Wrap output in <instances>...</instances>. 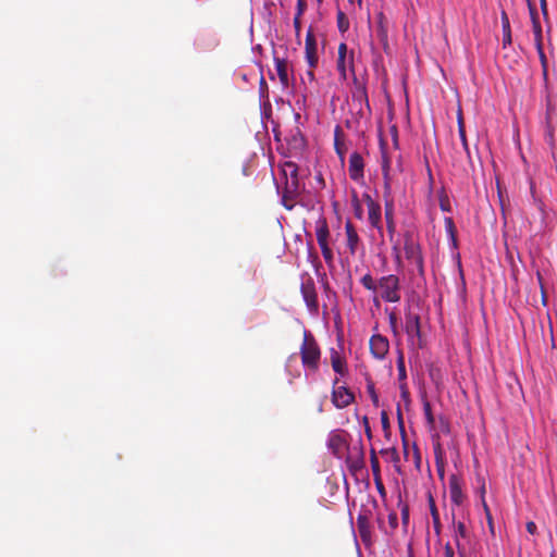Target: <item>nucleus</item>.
<instances>
[{
    "label": "nucleus",
    "instance_id": "nucleus-21",
    "mask_svg": "<svg viewBox=\"0 0 557 557\" xmlns=\"http://www.w3.org/2000/svg\"><path fill=\"white\" fill-rule=\"evenodd\" d=\"M449 492L451 502L459 506L463 500V494L455 475H451L449 479Z\"/></svg>",
    "mask_w": 557,
    "mask_h": 557
},
{
    "label": "nucleus",
    "instance_id": "nucleus-10",
    "mask_svg": "<svg viewBox=\"0 0 557 557\" xmlns=\"http://www.w3.org/2000/svg\"><path fill=\"white\" fill-rule=\"evenodd\" d=\"M369 346L371 355L377 360H383L389 350L388 339L381 334L372 335L369 342Z\"/></svg>",
    "mask_w": 557,
    "mask_h": 557
},
{
    "label": "nucleus",
    "instance_id": "nucleus-55",
    "mask_svg": "<svg viewBox=\"0 0 557 557\" xmlns=\"http://www.w3.org/2000/svg\"><path fill=\"white\" fill-rule=\"evenodd\" d=\"M323 286H324V290L326 293V296L330 297V294L332 293V290H331V287H330L329 283L324 282Z\"/></svg>",
    "mask_w": 557,
    "mask_h": 557
},
{
    "label": "nucleus",
    "instance_id": "nucleus-62",
    "mask_svg": "<svg viewBox=\"0 0 557 557\" xmlns=\"http://www.w3.org/2000/svg\"><path fill=\"white\" fill-rule=\"evenodd\" d=\"M359 2H361V0H358Z\"/></svg>",
    "mask_w": 557,
    "mask_h": 557
},
{
    "label": "nucleus",
    "instance_id": "nucleus-31",
    "mask_svg": "<svg viewBox=\"0 0 557 557\" xmlns=\"http://www.w3.org/2000/svg\"><path fill=\"white\" fill-rule=\"evenodd\" d=\"M337 27L341 33H345L349 28V21L343 11L337 12Z\"/></svg>",
    "mask_w": 557,
    "mask_h": 557
},
{
    "label": "nucleus",
    "instance_id": "nucleus-29",
    "mask_svg": "<svg viewBox=\"0 0 557 557\" xmlns=\"http://www.w3.org/2000/svg\"><path fill=\"white\" fill-rule=\"evenodd\" d=\"M458 134H459L460 140H461L462 149L467 156L469 165H470V168H473V162H472V158H471V153H470V149H469V145H468V140H467V135H466V129L461 128V131Z\"/></svg>",
    "mask_w": 557,
    "mask_h": 557
},
{
    "label": "nucleus",
    "instance_id": "nucleus-19",
    "mask_svg": "<svg viewBox=\"0 0 557 557\" xmlns=\"http://www.w3.org/2000/svg\"><path fill=\"white\" fill-rule=\"evenodd\" d=\"M354 449L356 451V456H351V455L347 456L346 462H347V466L350 471L357 472V471L361 470L364 465V460H363L364 455H363V448L361 445L359 447H355Z\"/></svg>",
    "mask_w": 557,
    "mask_h": 557
},
{
    "label": "nucleus",
    "instance_id": "nucleus-35",
    "mask_svg": "<svg viewBox=\"0 0 557 557\" xmlns=\"http://www.w3.org/2000/svg\"><path fill=\"white\" fill-rule=\"evenodd\" d=\"M423 411H424V417H425V420L428 422V424L430 426H433L434 425V417H433V413H432V408H431V405L429 401H425L423 404Z\"/></svg>",
    "mask_w": 557,
    "mask_h": 557
},
{
    "label": "nucleus",
    "instance_id": "nucleus-16",
    "mask_svg": "<svg viewBox=\"0 0 557 557\" xmlns=\"http://www.w3.org/2000/svg\"><path fill=\"white\" fill-rule=\"evenodd\" d=\"M405 331L409 338L417 337L420 339L421 337V330H420V317L417 313L408 312L406 314V322H405Z\"/></svg>",
    "mask_w": 557,
    "mask_h": 557
},
{
    "label": "nucleus",
    "instance_id": "nucleus-47",
    "mask_svg": "<svg viewBox=\"0 0 557 557\" xmlns=\"http://www.w3.org/2000/svg\"><path fill=\"white\" fill-rule=\"evenodd\" d=\"M381 422H382V426L384 430L389 428L388 416L385 411H382V413H381Z\"/></svg>",
    "mask_w": 557,
    "mask_h": 557
},
{
    "label": "nucleus",
    "instance_id": "nucleus-8",
    "mask_svg": "<svg viewBox=\"0 0 557 557\" xmlns=\"http://www.w3.org/2000/svg\"><path fill=\"white\" fill-rule=\"evenodd\" d=\"M318 45L315 36L310 27L306 35L305 40V58L310 69H314L318 65L319 57H318Z\"/></svg>",
    "mask_w": 557,
    "mask_h": 557
},
{
    "label": "nucleus",
    "instance_id": "nucleus-41",
    "mask_svg": "<svg viewBox=\"0 0 557 557\" xmlns=\"http://www.w3.org/2000/svg\"><path fill=\"white\" fill-rule=\"evenodd\" d=\"M306 9H307L306 0H297V12H296L295 16L301 17V15L306 11Z\"/></svg>",
    "mask_w": 557,
    "mask_h": 557
},
{
    "label": "nucleus",
    "instance_id": "nucleus-48",
    "mask_svg": "<svg viewBox=\"0 0 557 557\" xmlns=\"http://www.w3.org/2000/svg\"><path fill=\"white\" fill-rule=\"evenodd\" d=\"M386 228H387V232L388 234L391 235V237L394 235L395 231H396V224H395V221H388L386 222Z\"/></svg>",
    "mask_w": 557,
    "mask_h": 557
},
{
    "label": "nucleus",
    "instance_id": "nucleus-34",
    "mask_svg": "<svg viewBox=\"0 0 557 557\" xmlns=\"http://www.w3.org/2000/svg\"><path fill=\"white\" fill-rule=\"evenodd\" d=\"M381 454L386 455L394 463H398L400 460L399 454L395 447L382 449Z\"/></svg>",
    "mask_w": 557,
    "mask_h": 557
},
{
    "label": "nucleus",
    "instance_id": "nucleus-20",
    "mask_svg": "<svg viewBox=\"0 0 557 557\" xmlns=\"http://www.w3.org/2000/svg\"><path fill=\"white\" fill-rule=\"evenodd\" d=\"M343 129L337 125L334 129V147L342 162L345 160V153L347 150L345 143L343 141Z\"/></svg>",
    "mask_w": 557,
    "mask_h": 557
},
{
    "label": "nucleus",
    "instance_id": "nucleus-17",
    "mask_svg": "<svg viewBox=\"0 0 557 557\" xmlns=\"http://www.w3.org/2000/svg\"><path fill=\"white\" fill-rule=\"evenodd\" d=\"M527 1H528L530 16H531V21H532V28H533V34H534V42L535 44L536 42H542L543 41L542 26H541V23H540V20H539L536 8H535V5L530 0H527Z\"/></svg>",
    "mask_w": 557,
    "mask_h": 557
},
{
    "label": "nucleus",
    "instance_id": "nucleus-61",
    "mask_svg": "<svg viewBox=\"0 0 557 557\" xmlns=\"http://www.w3.org/2000/svg\"><path fill=\"white\" fill-rule=\"evenodd\" d=\"M396 260H397V263H400V262H401V261H400V256H399V253H397V256H396Z\"/></svg>",
    "mask_w": 557,
    "mask_h": 557
},
{
    "label": "nucleus",
    "instance_id": "nucleus-42",
    "mask_svg": "<svg viewBox=\"0 0 557 557\" xmlns=\"http://www.w3.org/2000/svg\"><path fill=\"white\" fill-rule=\"evenodd\" d=\"M354 206H355V214H356V218L358 219H361L362 218V208L359 203V200L357 198V196L355 195V198H354Z\"/></svg>",
    "mask_w": 557,
    "mask_h": 557
},
{
    "label": "nucleus",
    "instance_id": "nucleus-57",
    "mask_svg": "<svg viewBox=\"0 0 557 557\" xmlns=\"http://www.w3.org/2000/svg\"><path fill=\"white\" fill-rule=\"evenodd\" d=\"M440 205H441V209H442L443 211H448V210H449V206H448V203L446 205L443 200H441V203H440Z\"/></svg>",
    "mask_w": 557,
    "mask_h": 557
},
{
    "label": "nucleus",
    "instance_id": "nucleus-14",
    "mask_svg": "<svg viewBox=\"0 0 557 557\" xmlns=\"http://www.w3.org/2000/svg\"><path fill=\"white\" fill-rule=\"evenodd\" d=\"M329 448L333 455L337 458H343L344 454L348 449V444L345 435L342 433H332L329 438Z\"/></svg>",
    "mask_w": 557,
    "mask_h": 557
},
{
    "label": "nucleus",
    "instance_id": "nucleus-49",
    "mask_svg": "<svg viewBox=\"0 0 557 557\" xmlns=\"http://www.w3.org/2000/svg\"><path fill=\"white\" fill-rule=\"evenodd\" d=\"M444 555H445V557H454L455 556L454 549L449 543H447L444 547Z\"/></svg>",
    "mask_w": 557,
    "mask_h": 557
},
{
    "label": "nucleus",
    "instance_id": "nucleus-33",
    "mask_svg": "<svg viewBox=\"0 0 557 557\" xmlns=\"http://www.w3.org/2000/svg\"><path fill=\"white\" fill-rule=\"evenodd\" d=\"M467 536H468V532H467L465 523L461 521L455 523V534H454L455 540L456 539H459V540L467 539Z\"/></svg>",
    "mask_w": 557,
    "mask_h": 557
},
{
    "label": "nucleus",
    "instance_id": "nucleus-54",
    "mask_svg": "<svg viewBox=\"0 0 557 557\" xmlns=\"http://www.w3.org/2000/svg\"><path fill=\"white\" fill-rule=\"evenodd\" d=\"M461 128L466 129L465 124H463V119H462L461 114H459V116H458V133L461 131Z\"/></svg>",
    "mask_w": 557,
    "mask_h": 557
},
{
    "label": "nucleus",
    "instance_id": "nucleus-30",
    "mask_svg": "<svg viewBox=\"0 0 557 557\" xmlns=\"http://www.w3.org/2000/svg\"><path fill=\"white\" fill-rule=\"evenodd\" d=\"M360 282L366 289L371 290V292H376L377 284L374 282L373 277L370 273L364 274L361 277Z\"/></svg>",
    "mask_w": 557,
    "mask_h": 557
},
{
    "label": "nucleus",
    "instance_id": "nucleus-22",
    "mask_svg": "<svg viewBox=\"0 0 557 557\" xmlns=\"http://www.w3.org/2000/svg\"><path fill=\"white\" fill-rule=\"evenodd\" d=\"M275 70L277 73V76L280 78L281 84L284 87L288 86L289 79H288V72H287V61L285 59L275 58Z\"/></svg>",
    "mask_w": 557,
    "mask_h": 557
},
{
    "label": "nucleus",
    "instance_id": "nucleus-7",
    "mask_svg": "<svg viewBox=\"0 0 557 557\" xmlns=\"http://www.w3.org/2000/svg\"><path fill=\"white\" fill-rule=\"evenodd\" d=\"M338 382L337 377L333 382L332 403L336 408L343 409L354 403L355 395L347 387L337 386Z\"/></svg>",
    "mask_w": 557,
    "mask_h": 557
},
{
    "label": "nucleus",
    "instance_id": "nucleus-52",
    "mask_svg": "<svg viewBox=\"0 0 557 557\" xmlns=\"http://www.w3.org/2000/svg\"><path fill=\"white\" fill-rule=\"evenodd\" d=\"M388 520H389L391 527L395 529L397 527V516H396V513H391L388 516Z\"/></svg>",
    "mask_w": 557,
    "mask_h": 557
},
{
    "label": "nucleus",
    "instance_id": "nucleus-23",
    "mask_svg": "<svg viewBox=\"0 0 557 557\" xmlns=\"http://www.w3.org/2000/svg\"><path fill=\"white\" fill-rule=\"evenodd\" d=\"M500 21L503 28V45L506 47L507 45L511 44V29L509 17L505 11H502Z\"/></svg>",
    "mask_w": 557,
    "mask_h": 557
},
{
    "label": "nucleus",
    "instance_id": "nucleus-25",
    "mask_svg": "<svg viewBox=\"0 0 557 557\" xmlns=\"http://www.w3.org/2000/svg\"><path fill=\"white\" fill-rule=\"evenodd\" d=\"M429 504H430V512L432 516L434 530L438 534L441 532V520H440L438 510L436 508V505H435V502H434L432 495H430V497H429Z\"/></svg>",
    "mask_w": 557,
    "mask_h": 557
},
{
    "label": "nucleus",
    "instance_id": "nucleus-5",
    "mask_svg": "<svg viewBox=\"0 0 557 557\" xmlns=\"http://www.w3.org/2000/svg\"><path fill=\"white\" fill-rule=\"evenodd\" d=\"M382 158V173L384 177L385 220L386 222H388L394 221V201L391 197V183L388 176L391 161L384 153Z\"/></svg>",
    "mask_w": 557,
    "mask_h": 557
},
{
    "label": "nucleus",
    "instance_id": "nucleus-27",
    "mask_svg": "<svg viewBox=\"0 0 557 557\" xmlns=\"http://www.w3.org/2000/svg\"><path fill=\"white\" fill-rule=\"evenodd\" d=\"M283 174L285 178H298V166L294 162H285L283 166Z\"/></svg>",
    "mask_w": 557,
    "mask_h": 557
},
{
    "label": "nucleus",
    "instance_id": "nucleus-3",
    "mask_svg": "<svg viewBox=\"0 0 557 557\" xmlns=\"http://www.w3.org/2000/svg\"><path fill=\"white\" fill-rule=\"evenodd\" d=\"M377 288L381 289V297L387 302H398L401 298L399 278L394 274L382 276Z\"/></svg>",
    "mask_w": 557,
    "mask_h": 557
},
{
    "label": "nucleus",
    "instance_id": "nucleus-50",
    "mask_svg": "<svg viewBox=\"0 0 557 557\" xmlns=\"http://www.w3.org/2000/svg\"><path fill=\"white\" fill-rule=\"evenodd\" d=\"M540 7H541V11H542L543 15L546 17L547 14H548L547 1L546 0H540Z\"/></svg>",
    "mask_w": 557,
    "mask_h": 557
},
{
    "label": "nucleus",
    "instance_id": "nucleus-11",
    "mask_svg": "<svg viewBox=\"0 0 557 557\" xmlns=\"http://www.w3.org/2000/svg\"><path fill=\"white\" fill-rule=\"evenodd\" d=\"M364 200L368 208L369 223L377 231H382V210L380 203L374 201L368 194L364 195Z\"/></svg>",
    "mask_w": 557,
    "mask_h": 557
},
{
    "label": "nucleus",
    "instance_id": "nucleus-40",
    "mask_svg": "<svg viewBox=\"0 0 557 557\" xmlns=\"http://www.w3.org/2000/svg\"><path fill=\"white\" fill-rule=\"evenodd\" d=\"M373 481L379 494L384 497L386 495V491L382 481V476H374Z\"/></svg>",
    "mask_w": 557,
    "mask_h": 557
},
{
    "label": "nucleus",
    "instance_id": "nucleus-58",
    "mask_svg": "<svg viewBox=\"0 0 557 557\" xmlns=\"http://www.w3.org/2000/svg\"><path fill=\"white\" fill-rule=\"evenodd\" d=\"M437 470H438L440 475L443 478L444 476V466H443V463L441 466L437 463Z\"/></svg>",
    "mask_w": 557,
    "mask_h": 557
},
{
    "label": "nucleus",
    "instance_id": "nucleus-44",
    "mask_svg": "<svg viewBox=\"0 0 557 557\" xmlns=\"http://www.w3.org/2000/svg\"><path fill=\"white\" fill-rule=\"evenodd\" d=\"M455 542H456V547H457L458 556L459 557H466V547H465V545L460 542L459 539H456Z\"/></svg>",
    "mask_w": 557,
    "mask_h": 557
},
{
    "label": "nucleus",
    "instance_id": "nucleus-12",
    "mask_svg": "<svg viewBox=\"0 0 557 557\" xmlns=\"http://www.w3.org/2000/svg\"><path fill=\"white\" fill-rule=\"evenodd\" d=\"M363 169L364 162L362 156L357 151L352 152L349 158L348 166L350 178L355 182H359L360 180H362L364 176Z\"/></svg>",
    "mask_w": 557,
    "mask_h": 557
},
{
    "label": "nucleus",
    "instance_id": "nucleus-51",
    "mask_svg": "<svg viewBox=\"0 0 557 557\" xmlns=\"http://www.w3.org/2000/svg\"><path fill=\"white\" fill-rule=\"evenodd\" d=\"M527 531L530 533V534H534L536 532V524L533 522V521H529L527 523Z\"/></svg>",
    "mask_w": 557,
    "mask_h": 557
},
{
    "label": "nucleus",
    "instance_id": "nucleus-6",
    "mask_svg": "<svg viewBox=\"0 0 557 557\" xmlns=\"http://www.w3.org/2000/svg\"><path fill=\"white\" fill-rule=\"evenodd\" d=\"M300 292L302 298L311 313H318L319 311V301L318 294L315 289V283L310 275H307L300 285Z\"/></svg>",
    "mask_w": 557,
    "mask_h": 557
},
{
    "label": "nucleus",
    "instance_id": "nucleus-59",
    "mask_svg": "<svg viewBox=\"0 0 557 557\" xmlns=\"http://www.w3.org/2000/svg\"><path fill=\"white\" fill-rule=\"evenodd\" d=\"M318 182H319L322 186H324V180H323V177H322L321 175H319V176H318Z\"/></svg>",
    "mask_w": 557,
    "mask_h": 557
},
{
    "label": "nucleus",
    "instance_id": "nucleus-39",
    "mask_svg": "<svg viewBox=\"0 0 557 557\" xmlns=\"http://www.w3.org/2000/svg\"><path fill=\"white\" fill-rule=\"evenodd\" d=\"M397 369L399 372V377L405 379L406 377V368H405L404 356L401 352L399 354V357L397 359Z\"/></svg>",
    "mask_w": 557,
    "mask_h": 557
},
{
    "label": "nucleus",
    "instance_id": "nucleus-9",
    "mask_svg": "<svg viewBox=\"0 0 557 557\" xmlns=\"http://www.w3.org/2000/svg\"><path fill=\"white\" fill-rule=\"evenodd\" d=\"M300 194V183L298 178H285V186L283 191V205L286 209L290 210L294 207V201Z\"/></svg>",
    "mask_w": 557,
    "mask_h": 557
},
{
    "label": "nucleus",
    "instance_id": "nucleus-2",
    "mask_svg": "<svg viewBox=\"0 0 557 557\" xmlns=\"http://www.w3.org/2000/svg\"><path fill=\"white\" fill-rule=\"evenodd\" d=\"M315 236L325 263L331 268L334 262V255L330 247V228L326 219L320 216L315 221Z\"/></svg>",
    "mask_w": 557,
    "mask_h": 557
},
{
    "label": "nucleus",
    "instance_id": "nucleus-18",
    "mask_svg": "<svg viewBox=\"0 0 557 557\" xmlns=\"http://www.w3.org/2000/svg\"><path fill=\"white\" fill-rule=\"evenodd\" d=\"M345 233L347 238V247L351 255H355L359 244V235L350 221L345 223Z\"/></svg>",
    "mask_w": 557,
    "mask_h": 557
},
{
    "label": "nucleus",
    "instance_id": "nucleus-43",
    "mask_svg": "<svg viewBox=\"0 0 557 557\" xmlns=\"http://www.w3.org/2000/svg\"><path fill=\"white\" fill-rule=\"evenodd\" d=\"M338 57H349V53H348V47L345 42H341L339 46H338Z\"/></svg>",
    "mask_w": 557,
    "mask_h": 557
},
{
    "label": "nucleus",
    "instance_id": "nucleus-1",
    "mask_svg": "<svg viewBox=\"0 0 557 557\" xmlns=\"http://www.w3.org/2000/svg\"><path fill=\"white\" fill-rule=\"evenodd\" d=\"M301 362L305 368L317 371L321 358L320 347L310 333H305L304 342L300 346Z\"/></svg>",
    "mask_w": 557,
    "mask_h": 557
},
{
    "label": "nucleus",
    "instance_id": "nucleus-45",
    "mask_svg": "<svg viewBox=\"0 0 557 557\" xmlns=\"http://www.w3.org/2000/svg\"><path fill=\"white\" fill-rule=\"evenodd\" d=\"M293 24H294V28H295V32H296V36L299 37L300 30H301L300 17L295 16L294 21H293Z\"/></svg>",
    "mask_w": 557,
    "mask_h": 557
},
{
    "label": "nucleus",
    "instance_id": "nucleus-38",
    "mask_svg": "<svg viewBox=\"0 0 557 557\" xmlns=\"http://www.w3.org/2000/svg\"><path fill=\"white\" fill-rule=\"evenodd\" d=\"M401 521L405 527L409 523V507L407 504H400Z\"/></svg>",
    "mask_w": 557,
    "mask_h": 557
},
{
    "label": "nucleus",
    "instance_id": "nucleus-46",
    "mask_svg": "<svg viewBox=\"0 0 557 557\" xmlns=\"http://www.w3.org/2000/svg\"><path fill=\"white\" fill-rule=\"evenodd\" d=\"M364 433L369 440L372 438V432L367 417H363Z\"/></svg>",
    "mask_w": 557,
    "mask_h": 557
},
{
    "label": "nucleus",
    "instance_id": "nucleus-15",
    "mask_svg": "<svg viewBox=\"0 0 557 557\" xmlns=\"http://www.w3.org/2000/svg\"><path fill=\"white\" fill-rule=\"evenodd\" d=\"M336 67L339 73V77L342 81H347V71L349 70L354 76V81L357 82V77L355 74V64H354V51L349 52V57H337Z\"/></svg>",
    "mask_w": 557,
    "mask_h": 557
},
{
    "label": "nucleus",
    "instance_id": "nucleus-53",
    "mask_svg": "<svg viewBox=\"0 0 557 557\" xmlns=\"http://www.w3.org/2000/svg\"><path fill=\"white\" fill-rule=\"evenodd\" d=\"M306 76L308 78L309 82H313L314 81V73H313V69H310L307 71L306 73Z\"/></svg>",
    "mask_w": 557,
    "mask_h": 557
},
{
    "label": "nucleus",
    "instance_id": "nucleus-26",
    "mask_svg": "<svg viewBox=\"0 0 557 557\" xmlns=\"http://www.w3.org/2000/svg\"><path fill=\"white\" fill-rule=\"evenodd\" d=\"M535 48H536V51H537V54H539V59H540V62H541V66H542V71H543V77H544V79H546L547 78L548 63H547L546 54L544 52L543 41L542 42H536L535 44Z\"/></svg>",
    "mask_w": 557,
    "mask_h": 557
},
{
    "label": "nucleus",
    "instance_id": "nucleus-32",
    "mask_svg": "<svg viewBox=\"0 0 557 557\" xmlns=\"http://www.w3.org/2000/svg\"><path fill=\"white\" fill-rule=\"evenodd\" d=\"M367 391L370 395V398L375 407H379V396L375 392L374 382L369 377L367 379Z\"/></svg>",
    "mask_w": 557,
    "mask_h": 557
},
{
    "label": "nucleus",
    "instance_id": "nucleus-60",
    "mask_svg": "<svg viewBox=\"0 0 557 557\" xmlns=\"http://www.w3.org/2000/svg\"><path fill=\"white\" fill-rule=\"evenodd\" d=\"M359 91H360V94H361L362 96L367 97L366 88H364V87H361Z\"/></svg>",
    "mask_w": 557,
    "mask_h": 557
},
{
    "label": "nucleus",
    "instance_id": "nucleus-13",
    "mask_svg": "<svg viewBox=\"0 0 557 557\" xmlns=\"http://www.w3.org/2000/svg\"><path fill=\"white\" fill-rule=\"evenodd\" d=\"M357 530L359 536L366 546L372 544V531L370 519L367 513H359L357 517Z\"/></svg>",
    "mask_w": 557,
    "mask_h": 557
},
{
    "label": "nucleus",
    "instance_id": "nucleus-28",
    "mask_svg": "<svg viewBox=\"0 0 557 557\" xmlns=\"http://www.w3.org/2000/svg\"><path fill=\"white\" fill-rule=\"evenodd\" d=\"M370 463H371V470L373 478L374 476H381V468H380V461L376 456V451L374 448H371L370 450Z\"/></svg>",
    "mask_w": 557,
    "mask_h": 557
},
{
    "label": "nucleus",
    "instance_id": "nucleus-4",
    "mask_svg": "<svg viewBox=\"0 0 557 557\" xmlns=\"http://www.w3.org/2000/svg\"><path fill=\"white\" fill-rule=\"evenodd\" d=\"M404 250L405 256L407 260L416 267L418 273L420 275H423L424 268H423V257L421 252L420 245L417 243V240L413 238L412 234L406 233L405 234V242H404Z\"/></svg>",
    "mask_w": 557,
    "mask_h": 557
},
{
    "label": "nucleus",
    "instance_id": "nucleus-56",
    "mask_svg": "<svg viewBox=\"0 0 557 557\" xmlns=\"http://www.w3.org/2000/svg\"><path fill=\"white\" fill-rule=\"evenodd\" d=\"M414 460L417 462V466L419 467V463H420V453L418 449H416L414 451Z\"/></svg>",
    "mask_w": 557,
    "mask_h": 557
},
{
    "label": "nucleus",
    "instance_id": "nucleus-36",
    "mask_svg": "<svg viewBox=\"0 0 557 557\" xmlns=\"http://www.w3.org/2000/svg\"><path fill=\"white\" fill-rule=\"evenodd\" d=\"M445 227L447 233L451 236V239L456 242V227L451 218H445Z\"/></svg>",
    "mask_w": 557,
    "mask_h": 557
},
{
    "label": "nucleus",
    "instance_id": "nucleus-37",
    "mask_svg": "<svg viewBox=\"0 0 557 557\" xmlns=\"http://www.w3.org/2000/svg\"><path fill=\"white\" fill-rule=\"evenodd\" d=\"M382 18H383V16L381 15L377 34H379L380 39L383 41L384 47H386L387 46V32L382 23Z\"/></svg>",
    "mask_w": 557,
    "mask_h": 557
},
{
    "label": "nucleus",
    "instance_id": "nucleus-24",
    "mask_svg": "<svg viewBox=\"0 0 557 557\" xmlns=\"http://www.w3.org/2000/svg\"><path fill=\"white\" fill-rule=\"evenodd\" d=\"M331 363H332L333 370L336 373L344 375L347 372L345 360L335 350H333L331 354Z\"/></svg>",
    "mask_w": 557,
    "mask_h": 557
}]
</instances>
